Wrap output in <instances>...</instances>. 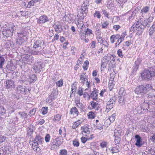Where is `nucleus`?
<instances>
[{"label":"nucleus","mask_w":155,"mask_h":155,"mask_svg":"<svg viewBox=\"0 0 155 155\" xmlns=\"http://www.w3.org/2000/svg\"><path fill=\"white\" fill-rule=\"evenodd\" d=\"M108 143L105 141H103L100 143V146L101 148H106Z\"/></svg>","instance_id":"nucleus-44"},{"label":"nucleus","mask_w":155,"mask_h":155,"mask_svg":"<svg viewBox=\"0 0 155 155\" xmlns=\"http://www.w3.org/2000/svg\"><path fill=\"white\" fill-rule=\"evenodd\" d=\"M5 112V109L0 104V114H4Z\"/></svg>","instance_id":"nucleus-62"},{"label":"nucleus","mask_w":155,"mask_h":155,"mask_svg":"<svg viewBox=\"0 0 155 155\" xmlns=\"http://www.w3.org/2000/svg\"><path fill=\"white\" fill-rule=\"evenodd\" d=\"M44 139L41 136L37 135L32 141V147L33 150L36 152H40L41 150L39 147V144H41L44 142Z\"/></svg>","instance_id":"nucleus-2"},{"label":"nucleus","mask_w":155,"mask_h":155,"mask_svg":"<svg viewBox=\"0 0 155 155\" xmlns=\"http://www.w3.org/2000/svg\"><path fill=\"white\" fill-rule=\"evenodd\" d=\"M136 28L140 29L137 31L136 35H141L143 31L146 26L149 27L150 25L148 24L147 19H143L142 18H140L137 20H136L134 23Z\"/></svg>","instance_id":"nucleus-1"},{"label":"nucleus","mask_w":155,"mask_h":155,"mask_svg":"<svg viewBox=\"0 0 155 155\" xmlns=\"http://www.w3.org/2000/svg\"><path fill=\"white\" fill-rule=\"evenodd\" d=\"M55 31L58 33H61L63 31V28L61 23L59 21L56 22L53 25Z\"/></svg>","instance_id":"nucleus-12"},{"label":"nucleus","mask_w":155,"mask_h":155,"mask_svg":"<svg viewBox=\"0 0 155 155\" xmlns=\"http://www.w3.org/2000/svg\"><path fill=\"white\" fill-rule=\"evenodd\" d=\"M135 138L136 140V143L135 144V145L138 147H141L143 145L141 138L139 135H136L135 136Z\"/></svg>","instance_id":"nucleus-17"},{"label":"nucleus","mask_w":155,"mask_h":155,"mask_svg":"<svg viewBox=\"0 0 155 155\" xmlns=\"http://www.w3.org/2000/svg\"><path fill=\"white\" fill-rule=\"evenodd\" d=\"M86 91H85V92L83 94V95L84 98L89 100L90 99V95Z\"/></svg>","instance_id":"nucleus-53"},{"label":"nucleus","mask_w":155,"mask_h":155,"mask_svg":"<svg viewBox=\"0 0 155 155\" xmlns=\"http://www.w3.org/2000/svg\"><path fill=\"white\" fill-rule=\"evenodd\" d=\"M33 132V127L30 126L27 128V134L29 136H31Z\"/></svg>","instance_id":"nucleus-31"},{"label":"nucleus","mask_w":155,"mask_h":155,"mask_svg":"<svg viewBox=\"0 0 155 155\" xmlns=\"http://www.w3.org/2000/svg\"><path fill=\"white\" fill-rule=\"evenodd\" d=\"M15 26L13 25L9 28H6L3 29L2 31V34L7 37L12 35L13 32L15 28H14Z\"/></svg>","instance_id":"nucleus-6"},{"label":"nucleus","mask_w":155,"mask_h":155,"mask_svg":"<svg viewBox=\"0 0 155 155\" xmlns=\"http://www.w3.org/2000/svg\"><path fill=\"white\" fill-rule=\"evenodd\" d=\"M107 104L105 111L108 112L113 108L114 105L110 104L109 102H107Z\"/></svg>","instance_id":"nucleus-33"},{"label":"nucleus","mask_w":155,"mask_h":155,"mask_svg":"<svg viewBox=\"0 0 155 155\" xmlns=\"http://www.w3.org/2000/svg\"><path fill=\"white\" fill-rule=\"evenodd\" d=\"M19 114L20 115L22 118H25L27 117V114L24 112H19Z\"/></svg>","instance_id":"nucleus-64"},{"label":"nucleus","mask_w":155,"mask_h":155,"mask_svg":"<svg viewBox=\"0 0 155 155\" xmlns=\"http://www.w3.org/2000/svg\"><path fill=\"white\" fill-rule=\"evenodd\" d=\"M42 44V41L37 40L34 42L33 45L34 49L36 50H41V45Z\"/></svg>","instance_id":"nucleus-13"},{"label":"nucleus","mask_w":155,"mask_h":155,"mask_svg":"<svg viewBox=\"0 0 155 155\" xmlns=\"http://www.w3.org/2000/svg\"><path fill=\"white\" fill-rule=\"evenodd\" d=\"M120 35L119 34L113 35H111L110 38V41L111 44L114 43L115 42V40H118L119 38Z\"/></svg>","instance_id":"nucleus-24"},{"label":"nucleus","mask_w":155,"mask_h":155,"mask_svg":"<svg viewBox=\"0 0 155 155\" xmlns=\"http://www.w3.org/2000/svg\"><path fill=\"white\" fill-rule=\"evenodd\" d=\"M136 14V11H134L133 12L131 15L129 16V20H132L134 18Z\"/></svg>","instance_id":"nucleus-57"},{"label":"nucleus","mask_w":155,"mask_h":155,"mask_svg":"<svg viewBox=\"0 0 155 155\" xmlns=\"http://www.w3.org/2000/svg\"><path fill=\"white\" fill-rule=\"evenodd\" d=\"M88 116L89 118L93 119L94 118V114L92 112H90L88 114Z\"/></svg>","instance_id":"nucleus-60"},{"label":"nucleus","mask_w":155,"mask_h":155,"mask_svg":"<svg viewBox=\"0 0 155 155\" xmlns=\"http://www.w3.org/2000/svg\"><path fill=\"white\" fill-rule=\"evenodd\" d=\"M116 100V97L115 96H114L112 97L107 102H109L110 104L114 105L115 104Z\"/></svg>","instance_id":"nucleus-40"},{"label":"nucleus","mask_w":155,"mask_h":155,"mask_svg":"<svg viewBox=\"0 0 155 155\" xmlns=\"http://www.w3.org/2000/svg\"><path fill=\"white\" fill-rule=\"evenodd\" d=\"M89 4L87 2H84L82 5L81 8L78 10V14L77 15L81 17V18H84V17L86 16L87 13L88 11V6Z\"/></svg>","instance_id":"nucleus-5"},{"label":"nucleus","mask_w":155,"mask_h":155,"mask_svg":"<svg viewBox=\"0 0 155 155\" xmlns=\"http://www.w3.org/2000/svg\"><path fill=\"white\" fill-rule=\"evenodd\" d=\"M63 80H60L56 82V86L58 87H61L63 85Z\"/></svg>","instance_id":"nucleus-49"},{"label":"nucleus","mask_w":155,"mask_h":155,"mask_svg":"<svg viewBox=\"0 0 155 155\" xmlns=\"http://www.w3.org/2000/svg\"><path fill=\"white\" fill-rule=\"evenodd\" d=\"M89 64V62L88 61L86 60L84 63L83 65V69L86 71L87 70Z\"/></svg>","instance_id":"nucleus-39"},{"label":"nucleus","mask_w":155,"mask_h":155,"mask_svg":"<svg viewBox=\"0 0 155 155\" xmlns=\"http://www.w3.org/2000/svg\"><path fill=\"white\" fill-rule=\"evenodd\" d=\"M88 76L86 75V73H84L80 76V80L81 81V84H84V82L88 81Z\"/></svg>","instance_id":"nucleus-19"},{"label":"nucleus","mask_w":155,"mask_h":155,"mask_svg":"<svg viewBox=\"0 0 155 155\" xmlns=\"http://www.w3.org/2000/svg\"><path fill=\"white\" fill-rule=\"evenodd\" d=\"M117 54L118 56L120 58H123L124 57V55L123 54L122 50L119 49L117 50Z\"/></svg>","instance_id":"nucleus-55"},{"label":"nucleus","mask_w":155,"mask_h":155,"mask_svg":"<svg viewBox=\"0 0 155 155\" xmlns=\"http://www.w3.org/2000/svg\"><path fill=\"white\" fill-rule=\"evenodd\" d=\"M39 0H31L29 2H27V7L28 8H31V6L34 5L35 4L38 2Z\"/></svg>","instance_id":"nucleus-30"},{"label":"nucleus","mask_w":155,"mask_h":155,"mask_svg":"<svg viewBox=\"0 0 155 155\" xmlns=\"http://www.w3.org/2000/svg\"><path fill=\"white\" fill-rule=\"evenodd\" d=\"M54 143L51 142V149L54 150V149H56L59 146H58V145H56V144L55 143Z\"/></svg>","instance_id":"nucleus-58"},{"label":"nucleus","mask_w":155,"mask_h":155,"mask_svg":"<svg viewBox=\"0 0 155 155\" xmlns=\"http://www.w3.org/2000/svg\"><path fill=\"white\" fill-rule=\"evenodd\" d=\"M58 91L57 89H54L51 94L47 98L46 101L48 103H51L53 100L57 97Z\"/></svg>","instance_id":"nucleus-8"},{"label":"nucleus","mask_w":155,"mask_h":155,"mask_svg":"<svg viewBox=\"0 0 155 155\" xmlns=\"http://www.w3.org/2000/svg\"><path fill=\"white\" fill-rule=\"evenodd\" d=\"M48 107H43L41 109L42 114L43 115L46 114L48 112Z\"/></svg>","instance_id":"nucleus-50"},{"label":"nucleus","mask_w":155,"mask_h":155,"mask_svg":"<svg viewBox=\"0 0 155 155\" xmlns=\"http://www.w3.org/2000/svg\"><path fill=\"white\" fill-rule=\"evenodd\" d=\"M93 91L91 93L90 95V98H91L93 100L96 101L98 99V92L96 88L93 89Z\"/></svg>","instance_id":"nucleus-15"},{"label":"nucleus","mask_w":155,"mask_h":155,"mask_svg":"<svg viewBox=\"0 0 155 155\" xmlns=\"http://www.w3.org/2000/svg\"><path fill=\"white\" fill-rule=\"evenodd\" d=\"M118 132V130H114V135L115 136V143L116 145H118L119 144V143L120 141V134H117V133Z\"/></svg>","instance_id":"nucleus-21"},{"label":"nucleus","mask_w":155,"mask_h":155,"mask_svg":"<svg viewBox=\"0 0 155 155\" xmlns=\"http://www.w3.org/2000/svg\"><path fill=\"white\" fill-rule=\"evenodd\" d=\"M70 113L71 114H73L74 115H76L77 116H78L79 113L77 108L75 107L71 109Z\"/></svg>","instance_id":"nucleus-23"},{"label":"nucleus","mask_w":155,"mask_h":155,"mask_svg":"<svg viewBox=\"0 0 155 155\" xmlns=\"http://www.w3.org/2000/svg\"><path fill=\"white\" fill-rule=\"evenodd\" d=\"M61 119V116L59 114L54 116L53 120L55 122L59 121Z\"/></svg>","instance_id":"nucleus-43"},{"label":"nucleus","mask_w":155,"mask_h":155,"mask_svg":"<svg viewBox=\"0 0 155 155\" xmlns=\"http://www.w3.org/2000/svg\"><path fill=\"white\" fill-rule=\"evenodd\" d=\"M141 78L143 79L150 80L152 79V77H155V68L152 70H146L141 74Z\"/></svg>","instance_id":"nucleus-4"},{"label":"nucleus","mask_w":155,"mask_h":155,"mask_svg":"<svg viewBox=\"0 0 155 155\" xmlns=\"http://www.w3.org/2000/svg\"><path fill=\"white\" fill-rule=\"evenodd\" d=\"M83 120H78L77 121L74 122L72 124V128L73 129H75L78 127V126L81 124L83 122Z\"/></svg>","instance_id":"nucleus-28"},{"label":"nucleus","mask_w":155,"mask_h":155,"mask_svg":"<svg viewBox=\"0 0 155 155\" xmlns=\"http://www.w3.org/2000/svg\"><path fill=\"white\" fill-rule=\"evenodd\" d=\"M76 104L77 107L83 110L84 108V106L82 103H80L79 102H78V101H77V102H76Z\"/></svg>","instance_id":"nucleus-46"},{"label":"nucleus","mask_w":155,"mask_h":155,"mask_svg":"<svg viewBox=\"0 0 155 155\" xmlns=\"http://www.w3.org/2000/svg\"><path fill=\"white\" fill-rule=\"evenodd\" d=\"M152 87L151 84H149L146 85L145 86H144V88L145 94L148 91L152 90Z\"/></svg>","instance_id":"nucleus-32"},{"label":"nucleus","mask_w":155,"mask_h":155,"mask_svg":"<svg viewBox=\"0 0 155 155\" xmlns=\"http://www.w3.org/2000/svg\"><path fill=\"white\" fill-rule=\"evenodd\" d=\"M26 28L22 29V30L18 33V37L16 40V43L19 45H21L28 39V32Z\"/></svg>","instance_id":"nucleus-3"},{"label":"nucleus","mask_w":155,"mask_h":155,"mask_svg":"<svg viewBox=\"0 0 155 155\" xmlns=\"http://www.w3.org/2000/svg\"><path fill=\"white\" fill-rule=\"evenodd\" d=\"M144 86L141 85L137 87L135 89L134 91L137 94H145V92L144 90Z\"/></svg>","instance_id":"nucleus-14"},{"label":"nucleus","mask_w":155,"mask_h":155,"mask_svg":"<svg viewBox=\"0 0 155 155\" xmlns=\"http://www.w3.org/2000/svg\"><path fill=\"white\" fill-rule=\"evenodd\" d=\"M51 137L49 134H47L45 137V140L46 143L49 142Z\"/></svg>","instance_id":"nucleus-59"},{"label":"nucleus","mask_w":155,"mask_h":155,"mask_svg":"<svg viewBox=\"0 0 155 155\" xmlns=\"http://www.w3.org/2000/svg\"><path fill=\"white\" fill-rule=\"evenodd\" d=\"M141 61L142 59L141 58H137V60L135 61V65L139 66Z\"/></svg>","instance_id":"nucleus-61"},{"label":"nucleus","mask_w":155,"mask_h":155,"mask_svg":"<svg viewBox=\"0 0 155 155\" xmlns=\"http://www.w3.org/2000/svg\"><path fill=\"white\" fill-rule=\"evenodd\" d=\"M150 9V7L147 6L143 7L140 13L142 14V16L143 17L145 14L149 12Z\"/></svg>","instance_id":"nucleus-27"},{"label":"nucleus","mask_w":155,"mask_h":155,"mask_svg":"<svg viewBox=\"0 0 155 155\" xmlns=\"http://www.w3.org/2000/svg\"><path fill=\"white\" fill-rule=\"evenodd\" d=\"M96 38L98 42L100 43L101 44H102L103 42H104V40H103L101 37H98Z\"/></svg>","instance_id":"nucleus-63"},{"label":"nucleus","mask_w":155,"mask_h":155,"mask_svg":"<svg viewBox=\"0 0 155 155\" xmlns=\"http://www.w3.org/2000/svg\"><path fill=\"white\" fill-rule=\"evenodd\" d=\"M30 81L31 82L35 81L37 80V77L35 74L31 75L30 77Z\"/></svg>","instance_id":"nucleus-47"},{"label":"nucleus","mask_w":155,"mask_h":155,"mask_svg":"<svg viewBox=\"0 0 155 155\" xmlns=\"http://www.w3.org/2000/svg\"><path fill=\"white\" fill-rule=\"evenodd\" d=\"M76 84L75 83H73L71 85V91L76 92Z\"/></svg>","instance_id":"nucleus-56"},{"label":"nucleus","mask_w":155,"mask_h":155,"mask_svg":"<svg viewBox=\"0 0 155 155\" xmlns=\"http://www.w3.org/2000/svg\"><path fill=\"white\" fill-rule=\"evenodd\" d=\"M72 144L74 147H78L79 146L80 143L78 140L75 139L72 141Z\"/></svg>","instance_id":"nucleus-38"},{"label":"nucleus","mask_w":155,"mask_h":155,"mask_svg":"<svg viewBox=\"0 0 155 155\" xmlns=\"http://www.w3.org/2000/svg\"><path fill=\"white\" fill-rule=\"evenodd\" d=\"M109 150L110 151V152L112 153H118L119 151V147L118 145L112 147H110L109 148Z\"/></svg>","instance_id":"nucleus-26"},{"label":"nucleus","mask_w":155,"mask_h":155,"mask_svg":"<svg viewBox=\"0 0 155 155\" xmlns=\"http://www.w3.org/2000/svg\"><path fill=\"white\" fill-rule=\"evenodd\" d=\"M85 35H90L91 34H92V31L91 29L87 28L85 31Z\"/></svg>","instance_id":"nucleus-54"},{"label":"nucleus","mask_w":155,"mask_h":155,"mask_svg":"<svg viewBox=\"0 0 155 155\" xmlns=\"http://www.w3.org/2000/svg\"><path fill=\"white\" fill-rule=\"evenodd\" d=\"M41 51L40 50H36V49H33L31 51V54L33 55H37Z\"/></svg>","instance_id":"nucleus-41"},{"label":"nucleus","mask_w":155,"mask_h":155,"mask_svg":"<svg viewBox=\"0 0 155 155\" xmlns=\"http://www.w3.org/2000/svg\"><path fill=\"white\" fill-rule=\"evenodd\" d=\"M91 105L92 108L96 110L100 109V105L98 103L93 101L91 102Z\"/></svg>","instance_id":"nucleus-22"},{"label":"nucleus","mask_w":155,"mask_h":155,"mask_svg":"<svg viewBox=\"0 0 155 155\" xmlns=\"http://www.w3.org/2000/svg\"><path fill=\"white\" fill-rule=\"evenodd\" d=\"M37 22L39 24H43L49 21V19L47 16L43 15L38 18H37Z\"/></svg>","instance_id":"nucleus-10"},{"label":"nucleus","mask_w":155,"mask_h":155,"mask_svg":"<svg viewBox=\"0 0 155 155\" xmlns=\"http://www.w3.org/2000/svg\"><path fill=\"white\" fill-rule=\"evenodd\" d=\"M102 12L103 14L104 15V16L106 17L108 19H110V17L109 16L108 13L107 11L104 9H102Z\"/></svg>","instance_id":"nucleus-48"},{"label":"nucleus","mask_w":155,"mask_h":155,"mask_svg":"<svg viewBox=\"0 0 155 155\" xmlns=\"http://www.w3.org/2000/svg\"><path fill=\"white\" fill-rule=\"evenodd\" d=\"M91 136H92V137H90L89 138H87L86 137H85L83 136L81 138L82 143H84L88 140L91 139L92 138V136H93V135H91Z\"/></svg>","instance_id":"nucleus-42"},{"label":"nucleus","mask_w":155,"mask_h":155,"mask_svg":"<svg viewBox=\"0 0 155 155\" xmlns=\"http://www.w3.org/2000/svg\"><path fill=\"white\" fill-rule=\"evenodd\" d=\"M114 85V82L113 80H110L109 82L108 87L110 91L113 88Z\"/></svg>","instance_id":"nucleus-36"},{"label":"nucleus","mask_w":155,"mask_h":155,"mask_svg":"<svg viewBox=\"0 0 155 155\" xmlns=\"http://www.w3.org/2000/svg\"><path fill=\"white\" fill-rule=\"evenodd\" d=\"M89 125L86 124L81 127V133L83 136L88 137L90 135V131L89 128Z\"/></svg>","instance_id":"nucleus-9"},{"label":"nucleus","mask_w":155,"mask_h":155,"mask_svg":"<svg viewBox=\"0 0 155 155\" xmlns=\"http://www.w3.org/2000/svg\"><path fill=\"white\" fill-rule=\"evenodd\" d=\"M33 68L35 72H39L42 68L41 63L39 62H35Z\"/></svg>","instance_id":"nucleus-16"},{"label":"nucleus","mask_w":155,"mask_h":155,"mask_svg":"<svg viewBox=\"0 0 155 155\" xmlns=\"http://www.w3.org/2000/svg\"><path fill=\"white\" fill-rule=\"evenodd\" d=\"M5 61L4 58L0 55V69L2 68Z\"/></svg>","instance_id":"nucleus-35"},{"label":"nucleus","mask_w":155,"mask_h":155,"mask_svg":"<svg viewBox=\"0 0 155 155\" xmlns=\"http://www.w3.org/2000/svg\"><path fill=\"white\" fill-rule=\"evenodd\" d=\"M23 57L24 58V60L26 63L30 64L32 61V56L30 55L25 54L23 55Z\"/></svg>","instance_id":"nucleus-18"},{"label":"nucleus","mask_w":155,"mask_h":155,"mask_svg":"<svg viewBox=\"0 0 155 155\" xmlns=\"http://www.w3.org/2000/svg\"><path fill=\"white\" fill-rule=\"evenodd\" d=\"M109 25V22L107 21H104L101 24V27L102 28L106 29L107 28Z\"/></svg>","instance_id":"nucleus-37"},{"label":"nucleus","mask_w":155,"mask_h":155,"mask_svg":"<svg viewBox=\"0 0 155 155\" xmlns=\"http://www.w3.org/2000/svg\"><path fill=\"white\" fill-rule=\"evenodd\" d=\"M5 86L7 89H12V88L15 87V84L14 81L11 79L8 80L6 81Z\"/></svg>","instance_id":"nucleus-11"},{"label":"nucleus","mask_w":155,"mask_h":155,"mask_svg":"<svg viewBox=\"0 0 155 155\" xmlns=\"http://www.w3.org/2000/svg\"><path fill=\"white\" fill-rule=\"evenodd\" d=\"M84 25L83 22L82 21L78 20L77 21V27L78 28L81 29Z\"/></svg>","instance_id":"nucleus-34"},{"label":"nucleus","mask_w":155,"mask_h":155,"mask_svg":"<svg viewBox=\"0 0 155 155\" xmlns=\"http://www.w3.org/2000/svg\"><path fill=\"white\" fill-rule=\"evenodd\" d=\"M51 142L54 143H55L58 146H60L62 143L61 139L59 137H57L55 139L52 138Z\"/></svg>","instance_id":"nucleus-25"},{"label":"nucleus","mask_w":155,"mask_h":155,"mask_svg":"<svg viewBox=\"0 0 155 155\" xmlns=\"http://www.w3.org/2000/svg\"><path fill=\"white\" fill-rule=\"evenodd\" d=\"M96 127L97 129L101 130L103 128V125L100 123H97L96 124Z\"/></svg>","instance_id":"nucleus-52"},{"label":"nucleus","mask_w":155,"mask_h":155,"mask_svg":"<svg viewBox=\"0 0 155 155\" xmlns=\"http://www.w3.org/2000/svg\"><path fill=\"white\" fill-rule=\"evenodd\" d=\"M119 94L120 95L118 97V102L120 105H123L125 103L124 96L126 94V92L123 88H120Z\"/></svg>","instance_id":"nucleus-7"},{"label":"nucleus","mask_w":155,"mask_h":155,"mask_svg":"<svg viewBox=\"0 0 155 155\" xmlns=\"http://www.w3.org/2000/svg\"><path fill=\"white\" fill-rule=\"evenodd\" d=\"M148 151L152 155H155V147L149 149Z\"/></svg>","instance_id":"nucleus-51"},{"label":"nucleus","mask_w":155,"mask_h":155,"mask_svg":"<svg viewBox=\"0 0 155 155\" xmlns=\"http://www.w3.org/2000/svg\"><path fill=\"white\" fill-rule=\"evenodd\" d=\"M25 87H23L22 86L20 85H18L17 87L18 91H20V93H21V94H24L26 91V90H27L25 89Z\"/></svg>","instance_id":"nucleus-29"},{"label":"nucleus","mask_w":155,"mask_h":155,"mask_svg":"<svg viewBox=\"0 0 155 155\" xmlns=\"http://www.w3.org/2000/svg\"><path fill=\"white\" fill-rule=\"evenodd\" d=\"M155 34V21L153 23V25L150 28L149 31V34L151 37L153 36V35Z\"/></svg>","instance_id":"nucleus-20"},{"label":"nucleus","mask_w":155,"mask_h":155,"mask_svg":"<svg viewBox=\"0 0 155 155\" xmlns=\"http://www.w3.org/2000/svg\"><path fill=\"white\" fill-rule=\"evenodd\" d=\"M93 15L94 17H97L98 19H100L101 18V13L99 11H96Z\"/></svg>","instance_id":"nucleus-45"}]
</instances>
